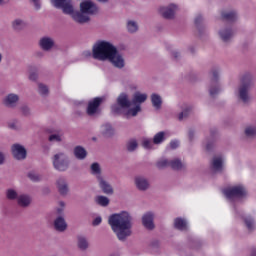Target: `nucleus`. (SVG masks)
I'll use <instances>...</instances> for the list:
<instances>
[{
	"instance_id": "f03ea898",
	"label": "nucleus",
	"mask_w": 256,
	"mask_h": 256,
	"mask_svg": "<svg viewBox=\"0 0 256 256\" xmlns=\"http://www.w3.org/2000/svg\"><path fill=\"white\" fill-rule=\"evenodd\" d=\"M52 5L56 7V9H62L64 15H70L79 25H85V23H89L91 18L83 11H75V7L73 6V2L71 0H51Z\"/></svg>"
},
{
	"instance_id": "423d86ee",
	"label": "nucleus",
	"mask_w": 256,
	"mask_h": 256,
	"mask_svg": "<svg viewBox=\"0 0 256 256\" xmlns=\"http://www.w3.org/2000/svg\"><path fill=\"white\" fill-rule=\"evenodd\" d=\"M223 193L230 201H235V199H245V197H247V189H245V186L243 185L228 187L223 190Z\"/></svg>"
},
{
	"instance_id": "72a5a7b5",
	"label": "nucleus",
	"mask_w": 256,
	"mask_h": 256,
	"mask_svg": "<svg viewBox=\"0 0 256 256\" xmlns=\"http://www.w3.org/2000/svg\"><path fill=\"white\" fill-rule=\"evenodd\" d=\"M5 195L8 201H17L19 199V192L13 188L7 189Z\"/></svg>"
},
{
	"instance_id": "e433bc0d",
	"label": "nucleus",
	"mask_w": 256,
	"mask_h": 256,
	"mask_svg": "<svg viewBox=\"0 0 256 256\" xmlns=\"http://www.w3.org/2000/svg\"><path fill=\"white\" fill-rule=\"evenodd\" d=\"M132 101H133L134 104L145 103L147 101V94H143L141 92H135Z\"/></svg>"
},
{
	"instance_id": "473e14b6",
	"label": "nucleus",
	"mask_w": 256,
	"mask_h": 256,
	"mask_svg": "<svg viewBox=\"0 0 256 256\" xmlns=\"http://www.w3.org/2000/svg\"><path fill=\"white\" fill-rule=\"evenodd\" d=\"M126 29L128 33H137L139 31V24L135 20H128L126 22Z\"/></svg>"
},
{
	"instance_id": "2eb2a0df",
	"label": "nucleus",
	"mask_w": 256,
	"mask_h": 256,
	"mask_svg": "<svg viewBox=\"0 0 256 256\" xmlns=\"http://www.w3.org/2000/svg\"><path fill=\"white\" fill-rule=\"evenodd\" d=\"M225 160L223 159V156L217 155L212 158L210 167L213 173H223V169L225 168L224 166Z\"/></svg>"
},
{
	"instance_id": "603ef678",
	"label": "nucleus",
	"mask_w": 256,
	"mask_h": 256,
	"mask_svg": "<svg viewBox=\"0 0 256 256\" xmlns=\"http://www.w3.org/2000/svg\"><path fill=\"white\" fill-rule=\"evenodd\" d=\"M103 221V219L100 217V216H98V217H96L94 220H93V222H92V225L94 226V227H97V225H101V222Z\"/></svg>"
},
{
	"instance_id": "ea45409f",
	"label": "nucleus",
	"mask_w": 256,
	"mask_h": 256,
	"mask_svg": "<svg viewBox=\"0 0 256 256\" xmlns=\"http://www.w3.org/2000/svg\"><path fill=\"white\" fill-rule=\"evenodd\" d=\"M95 201L101 207H107L110 203V200L106 196H97Z\"/></svg>"
},
{
	"instance_id": "5fc2aeb1",
	"label": "nucleus",
	"mask_w": 256,
	"mask_h": 256,
	"mask_svg": "<svg viewBox=\"0 0 256 256\" xmlns=\"http://www.w3.org/2000/svg\"><path fill=\"white\" fill-rule=\"evenodd\" d=\"M39 75L37 74V72H31L29 75V79L30 81H35L36 79H38Z\"/></svg>"
},
{
	"instance_id": "4d7b16f0",
	"label": "nucleus",
	"mask_w": 256,
	"mask_h": 256,
	"mask_svg": "<svg viewBox=\"0 0 256 256\" xmlns=\"http://www.w3.org/2000/svg\"><path fill=\"white\" fill-rule=\"evenodd\" d=\"M5 163V153L0 151V165H3Z\"/></svg>"
},
{
	"instance_id": "2f4dec72",
	"label": "nucleus",
	"mask_w": 256,
	"mask_h": 256,
	"mask_svg": "<svg viewBox=\"0 0 256 256\" xmlns=\"http://www.w3.org/2000/svg\"><path fill=\"white\" fill-rule=\"evenodd\" d=\"M174 227L178 231H186V229H187V220L183 219L181 217H178V218L174 219Z\"/></svg>"
},
{
	"instance_id": "774afa93",
	"label": "nucleus",
	"mask_w": 256,
	"mask_h": 256,
	"mask_svg": "<svg viewBox=\"0 0 256 256\" xmlns=\"http://www.w3.org/2000/svg\"><path fill=\"white\" fill-rule=\"evenodd\" d=\"M99 1V3H107V1H109V0H98Z\"/></svg>"
},
{
	"instance_id": "680f3d73",
	"label": "nucleus",
	"mask_w": 256,
	"mask_h": 256,
	"mask_svg": "<svg viewBox=\"0 0 256 256\" xmlns=\"http://www.w3.org/2000/svg\"><path fill=\"white\" fill-rule=\"evenodd\" d=\"M74 115H76V117H81L83 115V111L81 110H77Z\"/></svg>"
},
{
	"instance_id": "6ab92c4d",
	"label": "nucleus",
	"mask_w": 256,
	"mask_h": 256,
	"mask_svg": "<svg viewBox=\"0 0 256 256\" xmlns=\"http://www.w3.org/2000/svg\"><path fill=\"white\" fill-rule=\"evenodd\" d=\"M98 181V185L101 189V191L105 194V195H113L114 190H113V186H111V184L105 180L104 177L100 178Z\"/></svg>"
},
{
	"instance_id": "37998d69",
	"label": "nucleus",
	"mask_w": 256,
	"mask_h": 256,
	"mask_svg": "<svg viewBox=\"0 0 256 256\" xmlns=\"http://www.w3.org/2000/svg\"><path fill=\"white\" fill-rule=\"evenodd\" d=\"M244 223L248 231H253V229H255V220L251 216L244 218Z\"/></svg>"
},
{
	"instance_id": "f704fd0d",
	"label": "nucleus",
	"mask_w": 256,
	"mask_h": 256,
	"mask_svg": "<svg viewBox=\"0 0 256 256\" xmlns=\"http://www.w3.org/2000/svg\"><path fill=\"white\" fill-rule=\"evenodd\" d=\"M151 103L154 108L161 109V105H163V100L159 94H152L151 95Z\"/></svg>"
},
{
	"instance_id": "aec40b11",
	"label": "nucleus",
	"mask_w": 256,
	"mask_h": 256,
	"mask_svg": "<svg viewBox=\"0 0 256 256\" xmlns=\"http://www.w3.org/2000/svg\"><path fill=\"white\" fill-rule=\"evenodd\" d=\"M153 219H155V217L151 212L144 214L142 217V225L149 231H153V229H155V224L153 223Z\"/></svg>"
},
{
	"instance_id": "9d476101",
	"label": "nucleus",
	"mask_w": 256,
	"mask_h": 256,
	"mask_svg": "<svg viewBox=\"0 0 256 256\" xmlns=\"http://www.w3.org/2000/svg\"><path fill=\"white\" fill-rule=\"evenodd\" d=\"M38 47L46 53L53 51V49H55V38L51 36H42L38 41Z\"/></svg>"
},
{
	"instance_id": "c9c22d12",
	"label": "nucleus",
	"mask_w": 256,
	"mask_h": 256,
	"mask_svg": "<svg viewBox=\"0 0 256 256\" xmlns=\"http://www.w3.org/2000/svg\"><path fill=\"white\" fill-rule=\"evenodd\" d=\"M222 18L225 21L233 22L237 20V12L235 11H225L222 12Z\"/></svg>"
},
{
	"instance_id": "c756f323",
	"label": "nucleus",
	"mask_w": 256,
	"mask_h": 256,
	"mask_svg": "<svg viewBox=\"0 0 256 256\" xmlns=\"http://www.w3.org/2000/svg\"><path fill=\"white\" fill-rule=\"evenodd\" d=\"M27 27V22L21 18H16L12 21V29L13 31H16L19 33L20 31H23Z\"/></svg>"
},
{
	"instance_id": "1a4fd4ad",
	"label": "nucleus",
	"mask_w": 256,
	"mask_h": 256,
	"mask_svg": "<svg viewBox=\"0 0 256 256\" xmlns=\"http://www.w3.org/2000/svg\"><path fill=\"white\" fill-rule=\"evenodd\" d=\"M210 77H211V84L209 88L210 96L215 97L221 91V88H219V83H217V80L219 79V70L217 68H213L210 71Z\"/></svg>"
},
{
	"instance_id": "ddd939ff",
	"label": "nucleus",
	"mask_w": 256,
	"mask_h": 256,
	"mask_svg": "<svg viewBox=\"0 0 256 256\" xmlns=\"http://www.w3.org/2000/svg\"><path fill=\"white\" fill-rule=\"evenodd\" d=\"M11 152L14 159H16L17 161H23L27 159V149H25V146L21 144H13L11 146Z\"/></svg>"
},
{
	"instance_id": "f257e3e1",
	"label": "nucleus",
	"mask_w": 256,
	"mask_h": 256,
	"mask_svg": "<svg viewBox=\"0 0 256 256\" xmlns=\"http://www.w3.org/2000/svg\"><path fill=\"white\" fill-rule=\"evenodd\" d=\"M108 223L112 231L116 234L119 241H125L127 237L132 235L133 217L127 211L119 214H113L109 217Z\"/></svg>"
},
{
	"instance_id": "864d4df0",
	"label": "nucleus",
	"mask_w": 256,
	"mask_h": 256,
	"mask_svg": "<svg viewBox=\"0 0 256 256\" xmlns=\"http://www.w3.org/2000/svg\"><path fill=\"white\" fill-rule=\"evenodd\" d=\"M201 23H203V16L198 15V16L195 18V25H196L197 27H199V25H201Z\"/></svg>"
},
{
	"instance_id": "0eeeda50",
	"label": "nucleus",
	"mask_w": 256,
	"mask_h": 256,
	"mask_svg": "<svg viewBox=\"0 0 256 256\" xmlns=\"http://www.w3.org/2000/svg\"><path fill=\"white\" fill-rule=\"evenodd\" d=\"M114 69H119V71H123L125 69L127 62L125 61V56L119 52L116 48L112 55L108 58V60Z\"/></svg>"
},
{
	"instance_id": "a18cd8bd",
	"label": "nucleus",
	"mask_w": 256,
	"mask_h": 256,
	"mask_svg": "<svg viewBox=\"0 0 256 256\" xmlns=\"http://www.w3.org/2000/svg\"><path fill=\"white\" fill-rule=\"evenodd\" d=\"M191 115V108H187L184 111L178 114V120L183 121V119H187L188 116Z\"/></svg>"
},
{
	"instance_id": "6e6552de",
	"label": "nucleus",
	"mask_w": 256,
	"mask_h": 256,
	"mask_svg": "<svg viewBox=\"0 0 256 256\" xmlns=\"http://www.w3.org/2000/svg\"><path fill=\"white\" fill-rule=\"evenodd\" d=\"M131 107V101H129V95L121 93L117 98V105L112 106L113 113H121V109H129Z\"/></svg>"
},
{
	"instance_id": "39448f33",
	"label": "nucleus",
	"mask_w": 256,
	"mask_h": 256,
	"mask_svg": "<svg viewBox=\"0 0 256 256\" xmlns=\"http://www.w3.org/2000/svg\"><path fill=\"white\" fill-rule=\"evenodd\" d=\"M51 161L54 169L60 173H65V171H68L69 167H71V159L67 152H57L52 156Z\"/></svg>"
},
{
	"instance_id": "c85d7f7f",
	"label": "nucleus",
	"mask_w": 256,
	"mask_h": 256,
	"mask_svg": "<svg viewBox=\"0 0 256 256\" xmlns=\"http://www.w3.org/2000/svg\"><path fill=\"white\" fill-rule=\"evenodd\" d=\"M90 173L96 177L97 181L103 178V174L101 171V165L97 162H94L90 166Z\"/></svg>"
},
{
	"instance_id": "f8f14e48",
	"label": "nucleus",
	"mask_w": 256,
	"mask_h": 256,
	"mask_svg": "<svg viewBox=\"0 0 256 256\" xmlns=\"http://www.w3.org/2000/svg\"><path fill=\"white\" fill-rule=\"evenodd\" d=\"M80 11L89 17V15H97L99 13V7L93 1L85 0L80 4Z\"/></svg>"
},
{
	"instance_id": "4468645a",
	"label": "nucleus",
	"mask_w": 256,
	"mask_h": 256,
	"mask_svg": "<svg viewBox=\"0 0 256 256\" xmlns=\"http://www.w3.org/2000/svg\"><path fill=\"white\" fill-rule=\"evenodd\" d=\"M101 103H103V98L101 97H96L90 101L86 109L87 115H89V117H94V115H97V113H99Z\"/></svg>"
},
{
	"instance_id": "7ed1b4c3",
	"label": "nucleus",
	"mask_w": 256,
	"mask_h": 256,
	"mask_svg": "<svg viewBox=\"0 0 256 256\" xmlns=\"http://www.w3.org/2000/svg\"><path fill=\"white\" fill-rule=\"evenodd\" d=\"M116 49L111 42L98 41L92 48V57L97 61H108Z\"/></svg>"
},
{
	"instance_id": "69168bd1",
	"label": "nucleus",
	"mask_w": 256,
	"mask_h": 256,
	"mask_svg": "<svg viewBox=\"0 0 256 256\" xmlns=\"http://www.w3.org/2000/svg\"><path fill=\"white\" fill-rule=\"evenodd\" d=\"M60 208L65 209V202L60 201L59 202Z\"/></svg>"
},
{
	"instance_id": "0e129e2a",
	"label": "nucleus",
	"mask_w": 256,
	"mask_h": 256,
	"mask_svg": "<svg viewBox=\"0 0 256 256\" xmlns=\"http://www.w3.org/2000/svg\"><path fill=\"white\" fill-rule=\"evenodd\" d=\"M193 135H195V132L193 130L189 131V138L193 139Z\"/></svg>"
},
{
	"instance_id": "a211bd4d",
	"label": "nucleus",
	"mask_w": 256,
	"mask_h": 256,
	"mask_svg": "<svg viewBox=\"0 0 256 256\" xmlns=\"http://www.w3.org/2000/svg\"><path fill=\"white\" fill-rule=\"evenodd\" d=\"M56 187L60 195H67V193H69V184L65 177H60L56 180Z\"/></svg>"
},
{
	"instance_id": "bf43d9fd",
	"label": "nucleus",
	"mask_w": 256,
	"mask_h": 256,
	"mask_svg": "<svg viewBox=\"0 0 256 256\" xmlns=\"http://www.w3.org/2000/svg\"><path fill=\"white\" fill-rule=\"evenodd\" d=\"M206 149H207V151H211L213 149V143H207Z\"/></svg>"
},
{
	"instance_id": "4be33fe9",
	"label": "nucleus",
	"mask_w": 256,
	"mask_h": 256,
	"mask_svg": "<svg viewBox=\"0 0 256 256\" xmlns=\"http://www.w3.org/2000/svg\"><path fill=\"white\" fill-rule=\"evenodd\" d=\"M219 38L223 43H229L233 39V30L231 28H222L218 32Z\"/></svg>"
},
{
	"instance_id": "7c9ffc66",
	"label": "nucleus",
	"mask_w": 256,
	"mask_h": 256,
	"mask_svg": "<svg viewBox=\"0 0 256 256\" xmlns=\"http://www.w3.org/2000/svg\"><path fill=\"white\" fill-rule=\"evenodd\" d=\"M244 137L246 139H255L256 137V126L255 125H248L244 129Z\"/></svg>"
},
{
	"instance_id": "20e7f679",
	"label": "nucleus",
	"mask_w": 256,
	"mask_h": 256,
	"mask_svg": "<svg viewBox=\"0 0 256 256\" xmlns=\"http://www.w3.org/2000/svg\"><path fill=\"white\" fill-rule=\"evenodd\" d=\"M251 87H253L251 76L244 75L236 90V97L239 101H242V103H249L251 101Z\"/></svg>"
},
{
	"instance_id": "9b49d317",
	"label": "nucleus",
	"mask_w": 256,
	"mask_h": 256,
	"mask_svg": "<svg viewBox=\"0 0 256 256\" xmlns=\"http://www.w3.org/2000/svg\"><path fill=\"white\" fill-rule=\"evenodd\" d=\"M158 13L163 19L171 21L175 19V13H177V5L170 4L168 6H162L158 9Z\"/></svg>"
},
{
	"instance_id": "4c0bfd02",
	"label": "nucleus",
	"mask_w": 256,
	"mask_h": 256,
	"mask_svg": "<svg viewBox=\"0 0 256 256\" xmlns=\"http://www.w3.org/2000/svg\"><path fill=\"white\" fill-rule=\"evenodd\" d=\"M165 139H167V133L164 131L158 132L153 138V143L154 145H161Z\"/></svg>"
},
{
	"instance_id": "09e8293b",
	"label": "nucleus",
	"mask_w": 256,
	"mask_h": 256,
	"mask_svg": "<svg viewBox=\"0 0 256 256\" xmlns=\"http://www.w3.org/2000/svg\"><path fill=\"white\" fill-rule=\"evenodd\" d=\"M20 111L22 115H24L25 117H28V115H31V108H29V106L27 105L21 106Z\"/></svg>"
},
{
	"instance_id": "5701e85b",
	"label": "nucleus",
	"mask_w": 256,
	"mask_h": 256,
	"mask_svg": "<svg viewBox=\"0 0 256 256\" xmlns=\"http://www.w3.org/2000/svg\"><path fill=\"white\" fill-rule=\"evenodd\" d=\"M54 229L59 233H64V231H67V222L63 216H58L54 220Z\"/></svg>"
},
{
	"instance_id": "3c124183",
	"label": "nucleus",
	"mask_w": 256,
	"mask_h": 256,
	"mask_svg": "<svg viewBox=\"0 0 256 256\" xmlns=\"http://www.w3.org/2000/svg\"><path fill=\"white\" fill-rule=\"evenodd\" d=\"M30 1L34 5L36 11H39V9H41V0H30Z\"/></svg>"
},
{
	"instance_id": "393cba45",
	"label": "nucleus",
	"mask_w": 256,
	"mask_h": 256,
	"mask_svg": "<svg viewBox=\"0 0 256 256\" xmlns=\"http://www.w3.org/2000/svg\"><path fill=\"white\" fill-rule=\"evenodd\" d=\"M77 247L80 251H87V249H89L90 244L87 236H84V235L77 236Z\"/></svg>"
},
{
	"instance_id": "e2e57ef3",
	"label": "nucleus",
	"mask_w": 256,
	"mask_h": 256,
	"mask_svg": "<svg viewBox=\"0 0 256 256\" xmlns=\"http://www.w3.org/2000/svg\"><path fill=\"white\" fill-rule=\"evenodd\" d=\"M63 211H64V208H57V213L58 215H62L63 214Z\"/></svg>"
},
{
	"instance_id": "8fccbe9b",
	"label": "nucleus",
	"mask_w": 256,
	"mask_h": 256,
	"mask_svg": "<svg viewBox=\"0 0 256 256\" xmlns=\"http://www.w3.org/2000/svg\"><path fill=\"white\" fill-rule=\"evenodd\" d=\"M28 177L31 181H34V182L41 181V176H39V174L37 173L30 172L28 174Z\"/></svg>"
},
{
	"instance_id": "79ce46f5",
	"label": "nucleus",
	"mask_w": 256,
	"mask_h": 256,
	"mask_svg": "<svg viewBox=\"0 0 256 256\" xmlns=\"http://www.w3.org/2000/svg\"><path fill=\"white\" fill-rule=\"evenodd\" d=\"M156 167L158 169H165L167 167H171V160H167L165 158L160 159L157 163H156Z\"/></svg>"
},
{
	"instance_id": "f3484780",
	"label": "nucleus",
	"mask_w": 256,
	"mask_h": 256,
	"mask_svg": "<svg viewBox=\"0 0 256 256\" xmlns=\"http://www.w3.org/2000/svg\"><path fill=\"white\" fill-rule=\"evenodd\" d=\"M134 183L138 191H147V189L151 187L149 179H147L145 176H136L134 178Z\"/></svg>"
},
{
	"instance_id": "c03bdc74",
	"label": "nucleus",
	"mask_w": 256,
	"mask_h": 256,
	"mask_svg": "<svg viewBox=\"0 0 256 256\" xmlns=\"http://www.w3.org/2000/svg\"><path fill=\"white\" fill-rule=\"evenodd\" d=\"M140 111H141V105H136L135 108H131L128 110L127 117H129L130 115L132 117H137V113H140Z\"/></svg>"
},
{
	"instance_id": "6e6d98bb",
	"label": "nucleus",
	"mask_w": 256,
	"mask_h": 256,
	"mask_svg": "<svg viewBox=\"0 0 256 256\" xmlns=\"http://www.w3.org/2000/svg\"><path fill=\"white\" fill-rule=\"evenodd\" d=\"M171 149H177L179 147V141H172L170 142Z\"/></svg>"
},
{
	"instance_id": "cd10ccee",
	"label": "nucleus",
	"mask_w": 256,
	"mask_h": 256,
	"mask_svg": "<svg viewBox=\"0 0 256 256\" xmlns=\"http://www.w3.org/2000/svg\"><path fill=\"white\" fill-rule=\"evenodd\" d=\"M73 154L79 161L87 159V150L83 146L74 147Z\"/></svg>"
},
{
	"instance_id": "412c9836",
	"label": "nucleus",
	"mask_w": 256,
	"mask_h": 256,
	"mask_svg": "<svg viewBox=\"0 0 256 256\" xmlns=\"http://www.w3.org/2000/svg\"><path fill=\"white\" fill-rule=\"evenodd\" d=\"M17 205L19 207H22L23 209H27V207L31 206V203H33V198L28 194H21L18 196Z\"/></svg>"
},
{
	"instance_id": "bb28decb",
	"label": "nucleus",
	"mask_w": 256,
	"mask_h": 256,
	"mask_svg": "<svg viewBox=\"0 0 256 256\" xmlns=\"http://www.w3.org/2000/svg\"><path fill=\"white\" fill-rule=\"evenodd\" d=\"M100 133L103 137H113L115 135V129L110 123H105L100 127Z\"/></svg>"
},
{
	"instance_id": "58836bf2",
	"label": "nucleus",
	"mask_w": 256,
	"mask_h": 256,
	"mask_svg": "<svg viewBox=\"0 0 256 256\" xmlns=\"http://www.w3.org/2000/svg\"><path fill=\"white\" fill-rule=\"evenodd\" d=\"M138 147H139V143L135 139H130L126 143V149L127 151H129V153H133V151H136Z\"/></svg>"
},
{
	"instance_id": "13d9d810",
	"label": "nucleus",
	"mask_w": 256,
	"mask_h": 256,
	"mask_svg": "<svg viewBox=\"0 0 256 256\" xmlns=\"http://www.w3.org/2000/svg\"><path fill=\"white\" fill-rule=\"evenodd\" d=\"M172 57H173V59H178V58L181 57V54H179L178 51H173V52H172Z\"/></svg>"
},
{
	"instance_id": "052dcab7",
	"label": "nucleus",
	"mask_w": 256,
	"mask_h": 256,
	"mask_svg": "<svg viewBox=\"0 0 256 256\" xmlns=\"http://www.w3.org/2000/svg\"><path fill=\"white\" fill-rule=\"evenodd\" d=\"M9 3V0H0V6L3 7Z\"/></svg>"
},
{
	"instance_id": "dca6fc26",
	"label": "nucleus",
	"mask_w": 256,
	"mask_h": 256,
	"mask_svg": "<svg viewBox=\"0 0 256 256\" xmlns=\"http://www.w3.org/2000/svg\"><path fill=\"white\" fill-rule=\"evenodd\" d=\"M2 103L8 109H15L19 105V95L10 93L3 98Z\"/></svg>"
},
{
	"instance_id": "338daca9",
	"label": "nucleus",
	"mask_w": 256,
	"mask_h": 256,
	"mask_svg": "<svg viewBox=\"0 0 256 256\" xmlns=\"http://www.w3.org/2000/svg\"><path fill=\"white\" fill-rule=\"evenodd\" d=\"M250 256H256V249H253Z\"/></svg>"
},
{
	"instance_id": "b1692460",
	"label": "nucleus",
	"mask_w": 256,
	"mask_h": 256,
	"mask_svg": "<svg viewBox=\"0 0 256 256\" xmlns=\"http://www.w3.org/2000/svg\"><path fill=\"white\" fill-rule=\"evenodd\" d=\"M170 167L174 171H185V169H187V164L179 158H174L170 160Z\"/></svg>"
},
{
	"instance_id": "a878e982",
	"label": "nucleus",
	"mask_w": 256,
	"mask_h": 256,
	"mask_svg": "<svg viewBox=\"0 0 256 256\" xmlns=\"http://www.w3.org/2000/svg\"><path fill=\"white\" fill-rule=\"evenodd\" d=\"M50 143H61L63 141V132L61 130H52L48 137Z\"/></svg>"
},
{
	"instance_id": "49530a36",
	"label": "nucleus",
	"mask_w": 256,
	"mask_h": 256,
	"mask_svg": "<svg viewBox=\"0 0 256 256\" xmlns=\"http://www.w3.org/2000/svg\"><path fill=\"white\" fill-rule=\"evenodd\" d=\"M142 147H144V149H153V141L149 138H144L142 140Z\"/></svg>"
},
{
	"instance_id": "de8ad7c7",
	"label": "nucleus",
	"mask_w": 256,
	"mask_h": 256,
	"mask_svg": "<svg viewBox=\"0 0 256 256\" xmlns=\"http://www.w3.org/2000/svg\"><path fill=\"white\" fill-rule=\"evenodd\" d=\"M8 127H9V129H12L13 131H19V129H21V126L19 125V122L17 120L9 122Z\"/></svg>"
},
{
	"instance_id": "a19ab883",
	"label": "nucleus",
	"mask_w": 256,
	"mask_h": 256,
	"mask_svg": "<svg viewBox=\"0 0 256 256\" xmlns=\"http://www.w3.org/2000/svg\"><path fill=\"white\" fill-rule=\"evenodd\" d=\"M38 93L42 97H47L49 95V87L43 83L38 84Z\"/></svg>"
}]
</instances>
